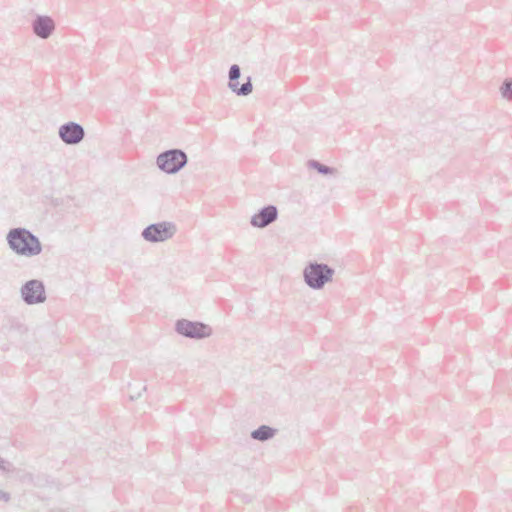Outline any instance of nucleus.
Segmentation results:
<instances>
[{"label": "nucleus", "instance_id": "1", "mask_svg": "<svg viewBox=\"0 0 512 512\" xmlns=\"http://www.w3.org/2000/svg\"><path fill=\"white\" fill-rule=\"evenodd\" d=\"M9 249L18 256L32 258L42 252L39 238L26 228H12L6 235Z\"/></svg>", "mask_w": 512, "mask_h": 512}, {"label": "nucleus", "instance_id": "17", "mask_svg": "<svg viewBox=\"0 0 512 512\" xmlns=\"http://www.w3.org/2000/svg\"><path fill=\"white\" fill-rule=\"evenodd\" d=\"M9 499H10L9 493L0 491V500L7 502V501H9Z\"/></svg>", "mask_w": 512, "mask_h": 512}, {"label": "nucleus", "instance_id": "15", "mask_svg": "<svg viewBox=\"0 0 512 512\" xmlns=\"http://www.w3.org/2000/svg\"><path fill=\"white\" fill-rule=\"evenodd\" d=\"M241 76V69L239 67V65L237 64H233L230 66L229 68V72H228V79L234 81V80H239Z\"/></svg>", "mask_w": 512, "mask_h": 512}, {"label": "nucleus", "instance_id": "2", "mask_svg": "<svg viewBox=\"0 0 512 512\" xmlns=\"http://www.w3.org/2000/svg\"><path fill=\"white\" fill-rule=\"evenodd\" d=\"M334 273V269L325 263L309 262L303 269V279L311 289L320 290L332 281Z\"/></svg>", "mask_w": 512, "mask_h": 512}, {"label": "nucleus", "instance_id": "3", "mask_svg": "<svg viewBox=\"0 0 512 512\" xmlns=\"http://www.w3.org/2000/svg\"><path fill=\"white\" fill-rule=\"evenodd\" d=\"M187 163V154L178 148L163 151L156 158V165L159 170L171 175L178 173Z\"/></svg>", "mask_w": 512, "mask_h": 512}, {"label": "nucleus", "instance_id": "12", "mask_svg": "<svg viewBox=\"0 0 512 512\" xmlns=\"http://www.w3.org/2000/svg\"><path fill=\"white\" fill-rule=\"evenodd\" d=\"M307 167L310 169L316 170L319 174H322L325 176H328V175L335 176L338 173L336 168L322 164L319 161L314 160V159H311L307 162Z\"/></svg>", "mask_w": 512, "mask_h": 512}, {"label": "nucleus", "instance_id": "11", "mask_svg": "<svg viewBox=\"0 0 512 512\" xmlns=\"http://www.w3.org/2000/svg\"><path fill=\"white\" fill-rule=\"evenodd\" d=\"M276 432L277 430L270 426L261 425L260 427L251 432V437L254 440L264 442L272 439L275 436Z\"/></svg>", "mask_w": 512, "mask_h": 512}, {"label": "nucleus", "instance_id": "6", "mask_svg": "<svg viewBox=\"0 0 512 512\" xmlns=\"http://www.w3.org/2000/svg\"><path fill=\"white\" fill-rule=\"evenodd\" d=\"M20 295L22 301L27 305L44 303L46 300L45 286L40 280H28L21 286Z\"/></svg>", "mask_w": 512, "mask_h": 512}, {"label": "nucleus", "instance_id": "13", "mask_svg": "<svg viewBox=\"0 0 512 512\" xmlns=\"http://www.w3.org/2000/svg\"><path fill=\"white\" fill-rule=\"evenodd\" d=\"M499 92L504 100L509 102L512 101V78H506L503 80L499 87Z\"/></svg>", "mask_w": 512, "mask_h": 512}, {"label": "nucleus", "instance_id": "5", "mask_svg": "<svg viewBox=\"0 0 512 512\" xmlns=\"http://www.w3.org/2000/svg\"><path fill=\"white\" fill-rule=\"evenodd\" d=\"M175 331L183 337L196 340L208 338L213 333L211 326L203 322L187 319L177 320L175 323Z\"/></svg>", "mask_w": 512, "mask_h": 512}, {"label": "nucleus", "instance_id": "9", "mask_svg": "<svg viewBox=\"0 0 512 512\" xmlns=\"http://www.w3.org/2000/svg\"><path fill=\"white\" fill-rule=\"evenodd\" d=\"M33 33L40 39H48L55 31L54 20L47 15H36L31 23Z\"/></svg>", "mask_w": 512, "mask_h": 512}, {"label": "nucleus", "instance_id": "4", "mask_svg": "<svg viewBox=\"0 0 512 512\" xmlns=\"http://www.w3.org/2000/svg\"><path fill=\"white\" fill-rule=\"evenodd\" d=\"M177 232V226L170 221L152 223L146 226L141 237L149 243H161L172 239Z\"/></svg>", "mask_w": 512, "mask_h": 512}, {"label": "nucleus", "instance_id": "7", "mask_svg": "<svg viewBox=\"0 0 512 512\" xmlns=\"http://www.w3.org/2000/svg\"><path fill=\"white\" fill-rule=\"evenodd\" d=\"M59 138L67 145H77L85 137V130L82 125L76 122H67L59 127Z\"/></svg>", "mask_w": 512, "mask_h": 512}, {"label": "nucleus", "instance_id": "10", "mask_svg": "<svg viewBox=\"0 0 512 512\" xmlns=\"http://www.w3.org/2000/svg\"><path fill=\"white\" fill-rule=\"evenodd\" d=\"M228 88L238 96H248L253 91L252 79L248 76L242 85H239L238 80L228 79Z\"/></svg>", "mask_w": 512, "mask_h": 512}, {"label": "nucleus", "instance_id": "16", "mask_svg": "<svg viewBox=\"0 0 512 512\" xmlns=\"http://www.w3.org/2000/svg\"><path fill=\"white\" fill-rule=\"evenodd\" d=\"M10 466H11V464L8 461H6L5 459L0 457V469L2 471H9Z\"/></svg>", "mask_w": 512, "mask_h": 512}, {"label": "nucleus", "instance_id": "14", "mask_svg": "<svg viewBox=\"0 0 512 512\" xmlns=\"http://www.w3.org/2000/svg\"><path fill=\"white\" fill-rule=\"evenodd\" d=\"M130 394L129 397L131 400H137L142 396V393L146 391V386L141 383L130 384L129 385Z\"/></svg>", "mask_w": 512, "mask_h": 512}, {"label": "nucleus", "instance_id": "8", "mask_svg": "<svg viewBox=\"0 0 512 512\" xmlns=\"http://www.w3.org/2000/svg\"><path fill=\"white\" fill-rule=\"evenodd\" d=\"M277 218V207L275 205H266L251 217L250 224L255 228H266L275 222Z\"/></svg>", "mask_w": 512, "mask_h": 512}]
</instances>
